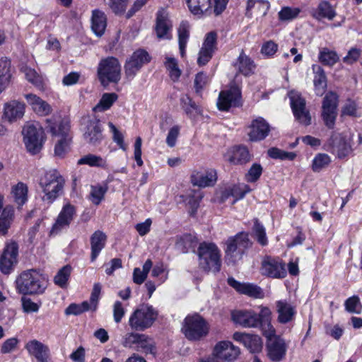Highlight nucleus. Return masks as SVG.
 <instances>
[{
    "label": "nucleus",
    "mask_w": 362,
    "mask_h": 362,
    "mask_svg": "<svg viewBox=\"0 0 362 362\" xmlns=\"http://www.w3.org/2000/svg\"><path fill=\"white\" fill-rule=\"evenodd\" d=\"M234 66L244 76L253 74L256 67L255 62L243 50H241Z\"/></svg>",
    "instance_id": "obj_32"
},
{
    "label": "nucleus",
    "mask_w": 362,
    "mask_h": 362,
    "mask_svg": "<svg viewBox=\"0 0 362 362\" xmlns=\"http://www.w3.org/2000/svg\"><path fill=\"white\" fill-rule=\"evenodd\" d=\"M228 161L235 165H243L251 160V155L245 146H235L231 149Z\"/></svg>",
    "instance_id": "obj_34"
},
{
    "label": "nucleus",
    "mask_w": 362,
    "mask_h": 362,
    "mask_svg": "<svg viewBox=\"0 0 362 362\" xmlns=\"http://www.w3.org/2000/svg\"><path fill=\"white\" fill-rule=\"evenodd\" d=\"M182 331L189 339H198L208 334L209 325L203 317L194 313L185 318Z\"/></svg>",
    "instance_id": "obj_8"
},
{
    "label": "nucleus",
    "mask_w": 362,
    "mask_h": 362,
    "mask_svg": "<svg viewBox=\"0 0 362 362\" xmlns=\"http://www.w3.org/2000/svg\"><path fill=\"white\" fill-rule=\"evenodd\" d=\"M90 260L94 262L100 252L105 247L107 235L103 231L98 230L90 236Z\"/></svg>",
    "instance_id": "obj_29"
},
{
    "label": "nucleus",
    "mask_w": 362,
    "mask_h": 362,
    "mask_svg": "<svg viewBox=\"0 0 362 362\" xmlns=\"http://www.w3.org/2000/svg\"><path fill=\"white\" fill-rule=\"evenodd\" d=\"M91 28L97 36H102L105 30L107 22L105 13L99 10L93 11Z\"/></svg>",
    "instance_id": "obj_37"
},
{
    "label": "nucleus",
    "mask_w": 362,
    "mask_h": 362,
    "mask_svg": "<svg viewBox=\"0 0 362 362\" xmlns=\"http://www.w3.org/2000/svg\"><path fill=\"white\" fill-rule=\"evenodd\" d=\"M108 127L112 133L113 141L122 148L123 151L127 150V146L124 142L123 134L117 129V128L112 122L108 123Z\"/></svg>",
    "instance_id": "obj_61"
},
{
    "label": "nucleus",
    "mask_w": 362,
    "mask_h": 362,
    "mask_svg": "<svg viewBox=\"0 0 362 362\" xmlns=\"http://www.w3.org/2000/svg\"><path fill=\"white\" fill-rule=\"evenodd\" d=\"M240 98V91L238 88L233 87L229 90H222L217 101L218 108L226 111L232 106L238 107L241 104Z\"/></svg>",
    "instance_id": "obj_18"
},
{
    "label": "nucleus",
    "mask_w": 362,
    "mask_h": 362,
    "mask_svg": "<svg viewBox=\"0 0 362 362\" xmlns=\"http://www.w3.org/2000/svg\"><path fill=\"white\" fill-rule=\"evenodd\" d=\"M21 71L24 73L26 79L29 82L38 88L42 86V77L35 69L28 66H23L21 68Z\"/></svg>",
    "instance_id": "obj_52"
},
{
    "label": "nucleus",
    "mask_w": 362,
    "mask_h": 362,
    "mask_svg": "<svg viewBox=\"0 0 362 362\" xmlns=\"http://www.w3.org/2000/svg\"><path fill=\"white\" fill-rule=\"evenodd\" d=\"M231 320L238 326L245 328L258 327L257 313L252 309H236L230 313Z\"/></svg>",
    "instance_id": "obj_16"
},
{
    "label": "nucleus",
    "mask_w": 362,
    "mask_h": 362,
    "mask_svg": "<svg viewBox=\"0 0 362 362\" xmlns=\"http://www.w3.org/2000/svg\"><path fill=\"white\" fill-rule=\"evenodd\" d=\"M248 136L252 141L264 139L270 131L269 124L261 117L253 119L249 127Z\"/></svg>",
    "instance_id": "obj_21"
},
{
    "label": "nucleus",
    "mask_w": 362,
    "mask_h": 362,
    "mask_svg": "<svg viewBox=\"0 0 362 362\" xmlns=\"http://www.w3.org/2000/svg\"><path fill=\"white\" fill-rule=\"evenodd\" d=\"M39 184L44 193L43 201L52 204L62 192L64 180L57 170L52 169L40 177Z\"/></svg>",
    "instance_id": "obj_4"
},
{
    "label": "nucleus",
    "mask_w": 362,
    "mask_h": 362,
    "mask_svg": "<svg viewBox=\"0 0 362 362\" xmlns=\"http://www.w3.org/2000/svg\"><path fill=\"white\" fill-rule=\"evenodd\" d=\"M180 100L182 108L189 117H192L194 113L199 112V107L189 95H182Z\"/></svg>",
    "instance_id": "obj_46"
},
{
    "label": "nucleus",
    "mask_w": 362,
    "mask_h": 362,
    "mask_svg": "<svg viewBox=\"0 0 362 362\" xmlns=\"http://www.w3.org/2000/svg\"><path fill=\"white\" fill-rule=\"evenodd\" d=\"M11 197L17 206V209L21 210L28 199V187L27 185L19 182L13 185L11 189Z\"/></svg>",
    "instance_id": "obj_27"
},
{
    "label": "nucleus",
    "mask_w": 362,
    "mask_h": 362,
    "mask_svg": "<svg viewBox=\"0 0 362 362\" xmlns=\"http://www.w3.org/2000/svg\"><path fill=\"white\" fill-rule=\"evenodd\" d=\"M268 155L274 159L289 160L295 158L296 154L293 152H286L277 148H271L268 150Z\"/></svg>",
    "instance_id": "obj_56"
},
{
    "label": "nucleus",
    "mask_w": 362,
    "mask_h": 362,
    "mask_svg": "<svg viewBox=\"0 0 362 362\" xmlns=\"http://www.w3.org/2000/svg\"><path fill=\"white\" fill-rule=\"evenodd\" d=\"M186 2L194 15L206 13L211 10V0H186Z\"/></svg>",
    "instance_id": "obj_40"
},
{
    "label": "nucleus",
    "mask_w": 362,
    "mask_h": 362,
    "mask_svg": "<svg viewBox=\"0 0 362 362\" xmlns=\"http://www.w3.org/2000/svg\"><path fill=\"white\" fill-rule=\"evenodd\" d=\"M287 345L284 341H267V356L272 361H280L286 355Z\"/></svg>",
    "instance_id": "obj_28"
},
{
    "label": "nucleus",
    "mask_w": 362,
    "mask_h": 362,
    "mask_svg": "<svg viewBox=\"0 0 362 362\" xmlns=\"http://www.w3.org/2000/svg\"><path fill=\"white\" fill-rule=\"evenodd\" d=\"M300 12L298 8L284 7L279 12V18L281 21H291L296 18Z\"/></svg>",
    "instance_id": "obj_57"
},
{
    "label": "nucleus",
    "mask_w": 362,
    "mask_h": 362,
    "mask_svg": "<svg viewBox=\"0 0 362 362\" xmlns=\"http://www.w3.org/2000/svg\"><path fill=\"white\" fill-rule=\"evenodd\" d=\"M263 172V168L259 163H255L245 174V180L248 182H255L257 181Z\"/></svg>",
    "instance_id": "obj_55"
},
{
    "label": "nucleus",
    "mask_w": 362,
    "mask_h": 362,
    "mask_svg": "<svg viewBox=\"0 0 362 362\" xmlns=\"http://www.w3.org/2000/svg\"><path fill=\"white\" fill-rule=\"evenodd\" d=\"M108 190V186L107 184L104 185H95L90 186V200L93 204L95 205H98L100 204L102 200L105 197V194Z\"/></svg>",
    "instance_id": "obj_45"
},
{
    "label": "nucleus",
    "mask_w": 362,
    "mask_h": 362,
    "mask_svg": "<svg viewBox=\"0 0 362 362\" xmlns=\"http://www.w3.org/2000/svg\"><path fill=\"white\" fill-rule=\"evenodd\" d=\"M345 310L351 314L359 315L362 312V304L358 296H352L344 302Z\"/></svg>",
    "instance_id": "obj_50"
},
{
    "label": "nucleus",
    "mask_w": 362,
    "mask_h": 362,
    "mask_svg": "<svg viewBox=\"0 0 362 362\" xmlns=\"http://www.w3.org/2000/svg\"><path fill=\"white\" fill-rule=\"evenodd\" d=\"M158 317V312L152 305H140L130 316L129 326L136 331H144L151 327Z\"/></svg>",
    "instance_id": "obj_7"
},
{
    "label": "nucleus",
    "mask_w": 362,
    "mask_h": 362,
    "mask_svg": "<svg viewBox=\"0 0 362 362\" xmlns=\"http://www.w3.org/2000/svg\"><path fill=\"white\" fill-rule=\"evenodd\" d=\"M252 231L259 244H260L262 246H266L268 244V239L266 235L265 228L257 218L254 219Z\"/></svg>",
    "instance_id": "obj_51"
},
{
    "label": "nucleus",
    "mask_w": 362,
    "mask_h": 362,
    "mask_svg": "<svg viewBox=\"0 0 362 362\" xmlns=\"http://www.w3.org/2000/svg\"><path fill=\"white\" fill-rule=\"evenodd\" d=\"M16 288L23 295L42 294L47 288V284L42 275L36 269L23 272L16 280Z\"/></svg>",
    "instance_id": "obj_2"
},
{
    "label": "nucleus",
    "mask_w": 362,
    "mask_h": 362,
    "mask_svg": "<svg viewBox=\"0 0 362 362\" xmlns=\"http://www.w3.org/2000/svg\"><path fill=\"white\" fill-rule=\"evenodd\" d=\"M26 349L40 362H47L48 349L39 341H30L26 344Z\"/></svg>",
    "instance_id": "obj_35"
},
{
    "label": "nucleus",
    "mask_w": 362,
    "mask_h": 362,
    "mask_svg": "<svg viewBox=\"0 0 362 362\" xmlns=\"http://www.w3.org/2000/svg\"><path fill=\"white\" fill-rule=\"evenodd\" d=\"M151 341H132L139 351L145 354H155L156 348L154 344Z\"/></svg>",
    "instance_id": "obj_60"
},
{
    "label": "nucleus",
    "mask_w": 362,
    "mask_h": 362,
    "mask_svg": "<svg viewBox=\"0 0 362 362\" xmlns=\"http://www.w3.org/2000/svg\"><path fill=\"white\" fill-rule=\"evenodd\" d=\"M208 82V77L203 72L198 73L194 79V88L197 93H199Z\"/></svg>",
    "instance_id": "obj_64"
},
{
    "label": "nucleus",
    "mask_w": 362,
    "mask_h": 362,
    "mask_svg": "<svg viewBox=\"0 0 362 362\" xmlns=\"http://www.w3.org/2000/svg\"><path fill=\"white\" fill-rule=\"evenodd\" d=\"M18 246L16 243H11L6 245L0 257V270L3 274H8L17 263Z\"/></svg>",
    "instance_id": "obj_17"
},
{
    "label": "nucleus",
    "mask_w": 362,
    "mask_h": 362,
    "mask_svg": "<svg viewBox=\"0 0 362 362\" xmlns=\"http://www.w3.org/2000/svg\"><path fill=\"white\" fill-rule=\"evenodd\" d=\"M315 76L313 83L315 92L317 95H322L327 88V77L324 69L319 65L314 64L312 66Z\"/></svg>",
    "instance_id": "obj_33"
},
{
    "label": "nucleus",
    "mask_w": 362,
    "mask_h": 362,
    "mask_svg": "<svg viewBox=\"0 0 362 362\" xmlns=\"http://www.w3.org/2000/svg\"><path fill=\"white\" fill-rule=\"evenodd\" d=\"M86 141L93 146L99 144L103 139L100 120L95 117L87 121L84 132Z\"/></svg>",
    "instance_id": "obj_22"
},
{
    "label": "nucleus",
    "mask_w": 362,
    "mask_h": 362,
    "mask_svg": "<svg viewBox=\"0 0 362 362\" xmlns=\"http://www.w3.org/2000/svg\"><path fill=\"white\" fill-rule=\"evenodd\" d=\"M91 310L90 304L88 301H83L80 304L71 303L64 311L66 315H78L81 313Z\"/></svg>",
    "instance_id": "obj_53"
},
{
    "label": "nucleus",
    "mask_w": 362,
    "mask_h": 362,
    "mask_svg": "<svg viewBox=\"0 0 362 362\" xmlns=\"http://www.w3.org/2000/svg\"><path fill=\"white\" fill-rule=\"evenodd\" d=\"M23 311L25 313H37L42 303L41 301L34 302L31 298L23 296L21 299Z\"/></svg>",
    "instance_id": "obj_54"
},
{
    "label": "nucleus",
    "mask_w": 362,
    "mask_h": 362,
    "mask_svg": "<svg viewBox=\"0 0 362 362\" xmlns=\"http://www.w3.org/2000/svg\"><path fill=\"white\" fill-rule=\"evenodd\" d=\"M324 148L335 154L340 159L349 156L353 151L350 141L336 132H332L330 137L324 145Z\"/></svg>",
    "instance_id": "obj_13"
},
{
    "label": "nucleus",
    "mask_w": 362,
    "mask_h": 362,
    "mask_svg": "<svg viewBox=\"0 0 362 362\" xmlns=\"http://www.w3.org/2000/svg\"><path fill=\"white\" fill-rule=\"evenodd\" d=\"M318 59L323 65L332 66L339 61V57L335 51L324 47L320 50Z\"/></svg>",
    "instance_id": "obj_42"
},
{
    "label": "nucleus",
    "mask_w": 362,
    "mask_h": 362,
    "mask_svg": "<svg viewBox=\"0 0 362 362\" xmlns=\"http://www.w3.org/2000/svg\"><path fill=\"white\" fill-rule=\"evenodd\" d=\"M76 215V208L68 203L63 206L49 231L50 236H55L69 228Z\"/></svg>",
    "instance_id": "obj_15"
},
{
    "label": "nucleus",
    "mask_w": 362,
    "mask_h": 362,
    "mask_svg": "<svg viewBox=\"0 0 362 362\" xmlns=\"http://www.w3.org/2000/svg\"><path fill=\"white\" fill-rule=\"evenodd\" d=\"M227 281L229 286L242 294H245L255 298H260L263 297L262 288L257 285L252 284L240 283L233 277H229Z\"/></svg>",
    "instance_id": "obj_25"
},
{
    "label": "nucleus",
    "mask_w": 362,
    "mask_h": 362,
    "mask_svg": "<svg viewBox=\"0 0 362 362\" xmlns=\"http://www.w3.org/2000/svg\"><path fill=\"white\" fill-rule=\"evenodd\" d=\"M336 14L335 9L332 6L328 1H324L319 4L313 16L317 20L327 18L331 21L336 16Z\"/></svg>",
    "instance_id": "obj_41"
},
{
    "label": "nucleus",
    "mask_w": 362,
    "mask_h": 362,
    "mask_svg": "<svg viewBox=\"0 0 362 362\" xmlns=\"http://www.w3.org/2000/svg\"><path fill=\"white\" fill-rule=\"evenodd\" d=\"M128 0H109V6L116 15H122L126 11Z\"/></svg>",
    "instance_id": "obj_59"
},
{
    "label": "nucleus",
    "mask_w": 362,
    "mask_h": 362,
    "mask_svg": "<svg viewBox=\"0 0 362 362\" xmlns=\"http://www.w3.org/2000/svg\"><path fill=\"white\" fill-rule=\"evenodd\" d=\"M24 112L25 105L18 101L12 100L4 105L3 118L11 123L21 118Z\"/></svg>",
    "instance_id": "obj_26"
},
{
    "label": "nucleus",
    "mask_w": 362,
    "mask_h": 362,
    "mask_svg": "<svg viewBox=\"0 0 362 362\" xmlns=\"http://www.w3.org/2000/svg\"><path fill=\"white\" fill-rule=\"evenodd\" d=\"M197 255L199 267L204 271L218 273L221 270V255L218 247L212 243H200Z\"/></svg>",
    "instance_id": "obj_5"
},
{
    "label": "nucleus",
    "mask_w": 362,
    "mask_h": 362,
    "mask_svg": "<svg viewBox=\"0 0 362 362\" xmlns=\"http://www.w3.org/2000/svg\"><path fill=\"white\" fill-rule=\"evenodd\" d=\"M339 96L334 92H328L323 98L321 117L325 125L329 129H333L337 117Z\"/></svg>",
    "instance_id": "obj_9"
},
{
    "label": "nucleus",
    "mask_w": 362,
    "mask_h": 362,
    "mask_svg": "<svg viewBox=\"0 0 362 362\" xmlns=\"http://www.w3.org/2000/svg\"><path fill=\"white\" fill-rule=\"evenodd\" d=\"M164 64L169 72L170 78L174 81H177L181 75V70L178 67L177 59L174 57H167Z\"/></svg>",
    "instance_id": "obj_49"
},
{
    "label": "nucleus",
    "mask_w": 362,
    "mask_h": 362,
    "mask_svg": "<svg viewBox=\"0 0 362 362\" xmlns=\"http://www.w3.org/2000/svg\"><path fill=\"white\" fill-rule=\"evenodd\" d=\"M239 354V348L234 346L230 341H220L214 350L216 357L228 362L235 360Z\"/></svg>",
    "instance_id": "obj_20"
},
{
    "label": "nucleus",
    "mask_w": 362,
    "mask_h": 362,
    "mask_svg": "<svg viewBox=\"0 0 362 362\" xmlns=\"http://www.w3.org/2000/svg\"><path fill=\"white\" fill-rule=\"evenodd\" d=\"M216 39L217 35L215 32H210L206 35L197 59V63L199 66L206 64L211 59L216 49Z\"/></svg>",
    "instance_id": "obj_19"
},
{
    "label": "nucleus",
    "mask_w": 362,
    "mask_h": 362,
    "mask_svg": "<svg viewBox=\"0 0 362 362\" xmlns=\"http://www.w3.org/2000/svg\"><path fill=\"white\" fill-rule=\"evenodd\" d=\"M276 305L279 322L286 324L293 320L296 313L293 306L284 300L276 301Z\"/></svg>",
    "instance_id": "obj_30"
},
{
    "label": "nucleus",
    "mask_w": 362,
    "mask_h": 362,
    "mask_svg": "<svg viewBox=\"0 0 362 362\" xmlns=\"http://www.w3.org/2000/svg\"><path fill=\"white\" fill-rule=\"evenodd\" d=\"M262 275L272 279H284L287 275L286 265L279 257L265 256L259 269Z\"/></svg>",
    "instance_id": "obj_12"
},
{
    "label": "nucleus",
    "mask_w": 362,
    "mask_h": 362,
    "mask_svg": "<svg viewBox=\"0 0 362 362\" xmlns=\"http://www.w3.org/2000/svg\"><path fill=\"white\" fill-rule=\"evenodd\" d=\"M25 98L33 110L37 115L45 116L52 112L51 106L45 100L35 94H26Z\"/></svg>",
    "instance_id": "obj_31"
},
{
    "label": "nucleus",
    "mask_w": 362,
    "mask_h": 362,
    "mask_svg": "<svg viewBox=\"0 0 362 362\" xmlns=\"http://www.w3.org/2000/svg\"><path fill=\"white\" fill-rule=\"evenodd\" d=\"M14 219V208L8 205L2 210L0 216V235H6L8 233Z\"/></svg>",
    "instance_id": "obj_36"
},
{
    "label": "nucleus",
    "mask_w": 362,
    "mask_h": 362,
    "mask_svg": "<svg viewBox=\"0 0 362 362\" xmlns=\"http://www.w3.org/2000/svg\"><path fill=\"white\" fill-rule=\"evenodd\" d=\"M270 7V4L267 0H247L246 16L252 18V9L255 8L257 15L264 16Z\"/></svg>",
    "instance_id": "obj_38"
},
{
    "label": "nucleus",
    "mask_w": 362,
    "mask_h": 362,
    "mask_svg": "<svg viewBox=\"0 0 362 362\" xmlns=\"http://www.w3.org/2000/svg\"><path fill=\"white\" fill-rule=\"evenodd\" d=\"M46 124L47 131L59 138L54 147L55 156L63 157L69 151L72 139L69 122L59 116H52L46 119Z\"/></svg>",
    "instance_id": "obj_1"
},
{
    "label": "nucleus",
    "mask_w": 362,
    "mask_h": 362,
    "mask_svg": "<svg viewBox=\"0 0 362 362\" xmlns=\"http://www.w3.org/2000/svg\"><path fill=\"white\" fill-rule=\"evenodd\" d=\"M172 23L168 18V13L163 9L157 13L156 33L158 38L170 40L172 38Z\"/></svg>",
    "instance_id": "obj_23"
},
{
    "label": "nucleus",
    "mask_w": 362,
    "mask_h": 362,
    "mask_svg": "<svg viewBox=\"0 0 362 362\" xmlns=\"http://www.w3.org/2000/svg\"><path fill=\"white\" fill-rule=\"evenodd\" d=\"M217 180L215 170H208L205 172L194 170L190 176V181L194 186L206 187L213 186Z\"/></svg>",
    "instance_id": "obj_24"
},
{
    "label": "nucleus",
    "mask_w": 362,
    "mask_h": 362,
    "mask_svg": "<svg viewBox=\"0 0 362 362\" xmlns=\"http://www.w3.org/2000/svg\"><path fill=\"white\" fill-rule=\"evenodd\" d=\"M259 326H260L263 335L267 339H272L273 337H275L276 331L270 321L262 322Z\"/></svg>",
    "instance_id": "obj_63"
},
{
    "label": "nucleus",
    "mask_w": 362,
    "mask_h": 362,
    "mask_svg": "<svg viewBox=\"0 0 362 362\" xmlns=\"http://www.w3.org/2000/svg\"><path fill=\"white\" fill-rule=\"evenodd\" d=\"M290 105L295 119L300 124L308 126L311 124V116L306 107L305 99L296 90L288 93Z\"/></svg>",
    "instance_id": "obj_10"
},
{
    "label": "nucleus",
    "mask_w": 362,
    "mask_h": 362,
    "mask_svg": "<svg viewBox=\"0 0 362 362\" xmlns=\"http://www.w3.org/2000/svg\"><path fill=\"white\" fill-rule=\"evenodd\" d=\"M102 290V286L100 283H95L90 297V306L91 310L95 311L97 309L98 303Z\"/></svg>",
    "instance_id": "obj_62"
},
{
    "label": "nucleus",
    "mask_w": 362,
    "mask_h": 362,
    "mask_svg": "<svg viewBox=\"0 0 362 362\" xmlns=\"http://www.w3.org/2000/svg\"><path fill=\"white\" fill-rule=\"evenodd\" d=\"M78 165H87L90 167H97L103 169H107L108 164L107 160L100 156L88 153L81 157L78 161Z\"/></svg>",
    "instance_id": "obj_39"
},
{
    "label": "nucleus",
    "mask_w": 362,
    "mask_h": 362,
    "mask_svg": "<svg viewBox=\"0 0 362 362\" xmlns=\"http://www.w3.org/2000/svg\"><path fill=\"white\" fill-rule=\"evenodd\" d=\"M226 245L225 262L228 265H235L242 259L245 251L251 247L252 242L247 233L240 232L229 237Z\"/></svg>",
    "instance_id": "obj_3"
},
{
    "label": "nucleus",
    "mask_w": 362,
    "mask_h": 362,
    "mask_svg": "<svg viewBox=\"0 0 362 362\" xmlns=\"http://www.w3.org/2000/svg\"><path fill=\"white\" fill-rule=\"evenodd\" d=\"M118 98L115 93H105L103 94L98 103L93 107L95 112H104L109 110Z\"/></svg>",
    "instance_id": "obj_43"
},
{
    "label": "nucleus",
    "mask_w": 362,
    "mask_h": 362,
    "mask_svg": "<svg viewBox=\"0 0 362 362\" xmlns=\"http://www.w3.org/2000/svg\"><path fill=\"white\" fill-rule=\"evenodd\" d=\"M71 272V267L65 265L61 268L54 278V282L61 288H66Z\"/></svg>",
    "instance_id": "obj_48"
},
{
    "label": "nucleus",
    "mask_w": 362,
    "mask_h": 362,
    "mask_svg": "<svg viewBox=\"0 0 362 362\" xmlns=\"http://www.w3.org/2000/svg\"><path fill=\"white\" fill-rule=\"evenodd\" d=\"M278 45L272 40H268L262 44L261 53L267 58L272 57L278 50Z\"/></svg>",
    "instance_id": "obj_58"
},
{
    "label": "nucleus",
    "mask_w": 362,
    "mask_h": 362,
    "mask_svg": "<svg viewBox=\"0 0 362 362\" xmlns=\"http://www.w3.org/2000/svg\"><path fill=\"white\" fill-rule=\"evenodd\" d=\"M22 133L28 151L33 155L39 153L43 145L42 128L33 124H27L23 127Z\"/></svg>",
    "instance_id": "obj_11"
},
{
    "label": "nucleus",
    "mask_w": 362,
    "mask_h": 362,
    "mask_svg": "<svg viewBox=\"0 0 362 362\" xmlns=\"http://www.w3.org/2000/svg\"><path fill=\"white\" fill-rule=\"evenodd\" d=\"M150 61L151 57L146 50L139 49L134 52L124 64L126 77L129 80L134 78L141 68Z\"/></svg>",
    "instance_id": "obj_14"
},
{
    "label": "nucleus",
    "mask_w": 362,
    "mask_h": 362,
    "mask_svg": "<svg viewBox=\"0 0 362 362\" xmlns=\"http://www.w3.org/2000/svg\"><path fill=\"white\" fill-rule=\"evenodd\" d=\"M98 76L102 86L107 87L110 83H117L121 78V65L114 57L100 60L98 66Z\"/></svg>",
    "instance_id": "obj_6"
},
{
    "label": "nucleus",
    "mask_w": 362,
    "mask_h": 362,
    "mask_svg": "<svg viewBox=\"0 0 362 362\" xmlns=\"http://www.w3.org/2000/svg\"><path fill=\"white\" fill-rule=\"evenodd\" d=\"M189 37V26L187 23L182 22L178 28L179 49L182 57L185 55V49Z\"/></svg>",
    "instance_id": "obj_44"
},
{
    "label": "nucleus",
    "mask_w": 362,
    "mask_h": 362,
    "mask_svg": "<svg viewBox=\"0 0 362 362\" xmlns=\"http://www.w3.org/2000/svg\"><path fill=\"white\" fill-rule=\"evenodd\" d=\"M332 160L329 155L326 153H317L313 158L312 163V169L314 172L319 173L323 168H327Z\"/></svg>",
    "instance_id": "obj_47"
}]
</instances>
